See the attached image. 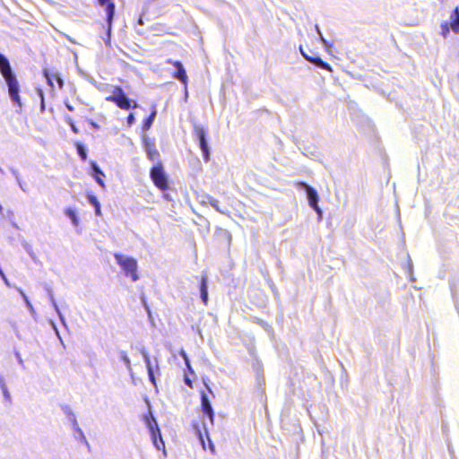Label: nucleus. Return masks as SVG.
Wrapping results in <instances>:
<instances>
[{
  "instance_id": "aec40b11",
  "label": "nucleus",
  "mask_w": 459,
  "mask_h": 459,
  "mask_svg": "<svg viewBox=\"0 0 459 459\" xmlns=\"http://www.w3.org/2000/svg\"><path fill=\"white\" fill-rule=\"evenodd\" d=\"M65 214L71 220V222L74 227H77L79 225V218L75 209L69 207L65 209Z\"/></svg>"
},
{
  "instance_id": "c756f323",
  "label": "nucleus",
  "mask_w": 459,
  "mask_h": 459,
  "mask_svg": "<svg viewBox=\"0 0 459 459\" xmlns=\"http://www.w3.org/2000/svg\"><path fill=\"white\" fill-rule=\"evenodd\" d=\"M1 391H2L4 402L7 404H11L12 403V396H11V394H10L8 388H4Z\"/></svg>"
},
{
  "instance_id": "72a5a7b5",
  "label": "nucleus",
  "mask_w": 459,
  "mask_h": 459,
  "mask_svg": "<svg viewBox=\"0 0 459 459\" xmlns=\"http://www.w3.org/2000/svg\"><path fill=\"white\" fill-rule=\"evenodd\" d=\"M142 302H143V305L148 316L151 317L152 316L151 309H150L149 306L147 305V302L143 297L142 298Z\"/></svg>"
},
{
  "instance_id": "20e7f679",
  "label": "nucleus",
  "mask_w": 459,
  "mask_h": 459,
  "mask_svg": "<svg viewBox=\"0 0 459 459\" xmlns=\"http://www.w3.org/2000/svg\"><path fill=\"white\" fill-rule=\"evenodd\" d=\"M194 135L198 142L204 161L208 162L210 160L211 153L204 128L195 125L194 126Z\"/></svg>"
},
{
  "instance_id": "bb28decb",
  "label": "nucleus",
  "mask_w": 459,
  "mask_h": 459,
  "mask_svg": "<svg viewBox=\"0 0 459 459\" xmlns=\"http://www.w3.org/2000/svg\"><path fill=\"white\" fill-rule=\"evenodd\" d=\"M179 355L182 357V359H184L185 363H186V366L187 368V369L193 373V369L190 366V361H189V359H188V356L186 354V352L184 351V350H181L179 351Z\"/></svg>"
},
{
  "instance_id": "f8f14e48",
  "label": "nucleus",
  "mask_w": 459,
  "mask_h": 459,
  "mask_svg": "<svg viewBox=\"0 0 459 459\" xmlns=\"http://www.w3.org/2000/svg\"><path fill=\"white\" fill-rule=\"evenodd\" d=\"M143 147L148 159L151 161H157L160 159V153L157 151L155 144L152 143L147 137L143 138Z\"/></svg>"
},
{
  "instance_id": "79ce46f5",
  "label": "nucleus",
  "mask_w": 459,
  "mask_h": 459,
  "mask_svg": "<svg viewBox=\"0 0 459 459\" xmlns=\"http://www.w3.org/2000/svg\"><path fill=\"white\" fill-rule=\"evenodd\" d=\"M319 38H320L321 42H322L325 47H327V46H328V42H327V40L324 38V36H323V35H321V36H319Z\"/></svg>"
},
{
  "instance_id": "052dcab7",
  "label": "nucleus",
  "mask_w": 459,
  "mask_h": 459,
  "mask_svg": "<svg viewBox=\"0 0 459 459\" xmlns=\"http://www.w3.org/2000/svg\"><path fill=\"white\" fill-rule=\"evenodd\" d=\"M200 439H201L202 443H204L202 435H200Z\"/></svg>"
},
{
  "instance_id": "2f4dec72",
  "label": "nucleus",
  "mask_w": 459,
  "mask_h": 459,
  "mask_svg": "<svg viewBox=\"0 0 459 459\" xmlns=\"http://www.w3.org/2000/svg\"><path fill=\"white\" fill-rule=\"evenodd\" d=\"M315 212L317 214L318 216V220L321 221L322 220V217H323V211L322 209L319 207L318 204L315 205L314 207H311Z\"/></svg>"
},
{
  "instance_id": "13d9d810",
  "label": "nucleus",
  "mask_w": 459,
  "mask_h": 459,
  "mask_svg": "<svg viewBox=\"0 0 459 459\" xmlns=\"http://www.w3.org/2000/svg\"><path fill=\"white\" fill-rule=\"evenodd\" d=\"M204 428L205 431L207 432V426L204 422Z\"/></svg>"
},
{
  "instance_id": "2eb2a0df",
  "label": "nucleus",
  "mask_w": 459,
  "mask_h": 459,
  "mask_svg": "<svg viewBox=\"0 0 459 459\" xmlns=\"http://www.w3.org/2000/svg\"><path fill=\"white\" fill-rule=\"evenodd\" d=\"M47 291H48V298H49V301L51 303V305L53 306L55 311L56 312L58 317H59V320L61 322V324L65 326V327H67V325H66V322H65V316L64 315L62 314V312L60 311L59 309V307L54 298V294H53V291L50 288H48L47 289Z\"/></svg>"
},
{
  "instance_id": "b1692460",
  "label": "nucleus",
  "mask_w": 459,
  "mask_h": 459,
  "mask_svg": "<svg viewBox=\"0 0 459 459\" xmlns=\"http://www.w3.org/2000/svg\"><path fill=\"white\" fill-rule=\"evenodd\" d=\"M76 149H77V153L79 155V157L82 159V160H87V150L85 148V146L82 143H77L76 144Z\"/></svg>"
},
{
  "instance_id": "7c9ffc66",
  "label": "nucleus",
  "mask_w": 459,
  "mask_h": 459,
  "mask_svg": "<svg viewBox=\"0 0 459 459\" xmlns=\"http://www.w3.org/2000/svg\"><path fill=\"white\" fill-rule=\"evenodd\" d=\"M25 305H26L27 308L29 309V311H30V315L34 317V319H36V315H37V314H36V311H35V309H34V307H33L32 304L30 303V300H27V301L25 302Z\"/></svg>"
},
{
  "instance_id": "bf43d9fd",
  "label": "nucleus",
  "mask_w": 459,
  "mask_h": 459,
  "mask_svg": "<svg viewBox=\"0 0 459 459\" xmlns=\"http://www.w3.org/2000/svg\"><path fill=\"white\" fill-rule=\"evenodd\" d=\"M211 449H212V452L214 451V446H213V445H211Z\"/></svg>"
},
{
  "instance_id": "5701e85b",
  "label": "nucleus",
  "mask_w": 459,
  "mask_h": 459,
  "mask_svg": "<svg viewBox=\"0 0 459 459\" xmlns=\"http://www.w3.org/2000/svg\"><path fill=\"white\" fill-rule=\"evenodd\" d=\"M139 352L141 353V355L143 356V359L144 360V363L146 365V368H149V367H153L152 366V363L151 361V359H150V356H149V353L148 351H146V349L144 347H142L140 350H139Z\"/></svg>"
},
{
  "instance_id": "dca6fc26",
  "label": "nucleus",
  "mask_w": 459,
  "mask_h": 459,
  "mask_svg": "<svg viewBox=\"0 0 459 459\" xmlns=\"http://www.w3.org/2000/svg\"><path fill=\"white\" fill-rule=\"evenodd\" d=\"M91 170H92V177L94 178L97 184L101 186L102 188H105V183L101 179V177H105V174L100 169V168L98 166L96 162L91 163Z\"/></svg>"
},
{
  "instance_id": "412c9836",
  "label": "nucleus",
  "mask_w": 459,
  "mask_h": 459,
  "mask_svg": "<svg viewBox=\"0 0 459 459\" xmlns=\"http://www.w3.org/2000/svg\"><path fill=\"white\" fill-rule=\"evenodd\" d=\"M118 355H119L120 359L125 364L127 371L132 374L133 370H132L131 360H130L129 357L127 356L126 352L125 351H119Z\"/></svg>"
},
{
  "instance_id": "6ab92c4d",
  "label": "nucleus",
  "mask_w": 459,
  "mask_h": 459,
  "mask_svg": "<svg viewBox=\"0 0 459 459\" xmlns=\"http://www.w3.org/2000/svg\"><path fill=\"white\" fill-rule=\"evenodd\" d=\"M86 198H87L89 204L94 207L96 216H100L101 215V205H100V203L99 202L98 198L90 193L87 194Z\"/></svg>"
},
{
  "instance_id": "a211bd4d",
  "label": "nucleus",
  "mask_w": 459,
  "mask_h": 459,
  "mask_svg": "<svg viewBox=\"0 0 459 459\" xmlns=\"http://www.w3.org/2000/svg\"><path fill=\"white\" fill-rule=\"evenodd\" d=\"M305 59L320 69L325 71H332L331 65L326 62L323 61L322 58L319 56H305Z\"/></svg>"
},
{
  "instance_id": "393cba45",
  "label": "nucleus",
  "mask_w": 459,
  "mask_h": 459,
  "mask_svg": "<svg viewBox=\"0 0 459 459\" xmlns=\"http://www.w3.org/2000/svg\"><path fill=\"white\" fill-rule=\"evenodd\" d=\"M208 203L210 205L214 208L218 212L224 214L225 212L222 211L220 207L219 201L212 196H207Z\"/></svg>"
},
{
  "instance_id": "6e6d98bb",
  "label": "nucleus",
  "mask_w": 459,
  "mask_h": 459,
  "mask_svg": "<svg viewBox=\"0 0 459 459\" xmlns=\"http://www.w3.org/2000/svg\"><path fill=\"white\" fill-rule=\"evenodd\" d=\"M409 268H410V273H411H411H412V264H411V263H410V264H409Z\"/></svg>"
},
{
  "instance_id": "8fccbe9b",
  "label": "nucleus",
  "mask_w": 459,
  "mask_h": 459,
  "mask_svg": "<svg viewBox=\"0 0 459 459\" xmlns=\"http://www.w3.org/2000/svg\"><path fill=\"white\" fill-rule=\"evenodd\" d=\"M71 129L73 130V132L78 133V129L76 128V126L74 124H71Z\"/></svg>"
},
{
  "instance_id": "cd10ccee",
  "label": "nucleus",
  "mask_w": 459,
  "mask_h": 459,
  "mask_svg": "<svg viewBox=\"0 0 459 459\" xmlns=\"http://www.w3.org/2000/svg\"><path fill=\"white\" fill-rule=\"evenodd\" d=\"M451 30L450 24L447 22H444L441 24V35L446 39L447 38L449 32Z\"/></svg>"
},
{
  "instance_id": "6e6552de",
  "label": "nucleus",
  "mask_w": 459,
  "mask_h": 459,
  "mask_svg": "<svg viewBox=\"0 0 459 459\" xmlns=\"http://www.w3.org/2000/svg\"><path fill=\"white\" fill-rule=\"evenodd\" d=\"M296 187L306 192L307 199L310 207H314L318 204L319 196L317 191L314 187L302 181L298 182L296 184Z\"/></svg>"
},
{
  "instance_id": "a19ab883",
  "label": "nucleus",
  "mask_w": 459,
  "mask_h": 459,
  "mask_svg": "<svg viewBox=\"0 0 459 459\" xmlns=\"http://www.w3.org/2000/svg\"><path fill=\"white\" fill-rule=\"evenodd\" d=\"M88 81H89L92 85H94L96 88L100 89V87H99V85H98L97 82H96L93 78H90Z\"/></svg>"
},
{
  "instance_id": "37998d69",
  "label": "nucleus",
  "mask_w": 459,
  "mask_h": 459,
  "mask_svg": "<svg viewBox=\"0 0 459 459\" xmlns=\"http://www.w3.org/2000/svg\"><path fill=\"white\" fill-rule=\"evenodd\" d=\"M69 410H71L68 406H65L64 408V411L65 413L69 417V419L71 420V415L69 414Z\"/></svg>"
},
{
  "instance_id": "39448f33",
  "label": "nucleus",
  "mask_w": 459,
  "mask_h": 459,
  "mask_svg": "<svg viewBox=\"0 0 459 459\" xmlns=\"http://www.w3.org/2000/svg\"><path fill=\"white\" fill-rule=\"evenodd\" d=\"M150 177L159 189L163 191L168 188V178L160 161L152 168Z\"/></svg>"
},
{
  "instance_id": "de8ad7c7",
  "label": "nucleus",
  "mask_w": 459,
  "mask_h": 459,
  "mask_svg": "<svg viewBox=\"0 0 459 459\" xmlns=\"http://www.w3.org/2000/svg\"><path fill=\"white\" fill-rule=\"evenodd\" d=\"M185 383H186L188 386H192V383H191V381H190V379H189V378L186 377V378H185Z\"/></svg>"
},
{
  "instance_id": "473e14b6",
  "label": "nucleus",
  "mask_w": 459,
  "mask_h": 459,
  "mask_svg": "<svg viewBox=\"0 0 459 459\" xmlns=\"http://www.w3.org/2000/svg\"><path fill=\"white\" fill-rule=\"evenodd\" d=\"M126 122H127V125L129 126H133L134 123L135 122V117H134V115L133 113H130L126 118Z\"/></svg>"
},
{
  "instance_id": "c85d7f7f",
  "label": "nucleus",
  "mask_w": 459,
  "mask_h": 459,
  "mask_svg": "<svg viewBox=\"0 0 459 459\" xmlns=\"http://www.w3.org/2000/svg\"><path fill=\"white\" fill-rule=\"evenodd\" d=\"M147 373H148V377H149V380H150V382H151L154 386H157L156 379H155V376H154V369H153V367H149V368H147Z\"/></svg>"
},
{
  "instance_id": "9d476101",
  "label": "nucleus",
  "mask_w": 459,
  "mask_h": 459,
  "mask_svg": "<svg viewBox=\"0 0 459 459\" xmlns=\"http://www.w3.org/2000/svg\"><path fill=\"white\" fill-rule=\"evenodd\" d=\"M201 405L203 413L209 419L211 425H213L214 411L208 396L204 393L201 395Z\"/></svg>"
},
{
  "instance_id": "c9c22d12",
  "label": "nucleus",
  "mask_w": 459,
  "mask_h": 459,
  "mask_svg": "<svg viewBox=\"0 0 459 459\" xmlns=\"http://www.w3.org/2000/svg\"><path fill=\"white\" fill-rule=\"evenodd\" d=\"M50 325H51V327L53 328L55 333L56 336H59L60 333H59V330L58 328L56 327V325L55 324V322L53 321H50Z\"/></svg>"
},
{
  "instance_id": "a878e982",
  "label": "nucleus",
  "mask_w": 459,
  "mask_h": 459,
  "mask_svg": "<svg viewBox=\"0 0 459 459\" xmlns=\"http://www.w3.org/2000/svg\"><path fill=\"white\" fill-rule=\"evenodd\" d=\"M37 93L40 99V112L43 113L46 108L44 92L41 89H37Z\"/></svg>"
},
{
  "instance_id": "603ef678",
  "label": "nucleus",
  "mask_w": 459,
  "mask_h": 459,
  "mask_svg": "<svg viewBox=\"0 0 459 459\" xmlns=\"http://www.w3.org/2000/svg\"><path fill=\"white\" fill-rule=\"evenodd\" d=\"M187 97H188V92H187V85H186V86H185V100H186Z\"/></svg>"
},
{
  "instance_id": "5fc2aeb1",
  "label": "nucleus",
  "mask_w": 459,
  "mask_h": 459,
  "mask_svg": "<svg viewBox=\"0 0 459 459\" xmlns=\"http://www.w3.org/2000/svg\"><path fill=\"white\" fill-rule=\"evenodd\" d=\"M2 279L4 280V283H5L7 286H10L9 281H8V280H7V278H6L5 276H4V278H2Z\"/></svg>"
},
{
  "instance_id": "f3484780",
  "label": "nucleus",
  "mask_w": 459,
  "mask_h": 459,
  "mask_svg": "<svg viewBox=\"0 0 459 459\" xmlns=\"http://www.w3.org/2000/svg\"><path fill=\"white\" fill-rule=\"evenodd\" d=\"M449 24L451 30L459 34V8L455 7L450 14Z\"/></svg>"
},
{
  "instance_id": "3c124183",
  "label": "nucleus",
  "mask_w": 459,
  "mask_h": 459,
  "mask_svg": "<svg viewBox=\"0 0 459 459\" xmlns=\"http://www.w3.org/2000/svg\"><path fill=\"white\" fill-rule=\"evenodd\" d=\"M154 360H155V367H156V369H157V371H160L158 359H157V358H154Z\"/></svg>"
},
{
  "instance_id": "0eeeda50",
  "label": "nucleus",
  "mask_w": 459,
  "mask_h": 459,
  "mask_svg": "<svg viewBox=\"0 0 459 459\" xmlns=\"http://www.w3.org/2000/svg\"><path fill=\"white\" fill-rule=\"evenodd\" d=\"M146 424L150 430L154 446L158 450H160L161 447L164 448L165 445H164V441L161 437L160 428L158 426V423H157L155 418L152 415H151V419L146 418Z\"/></svg>"
},
{
  "instance_id": "423d86ee",
  "label": "nucleus",
  "mask_w": 459,
  "mask_h": 459,
  "mask_svg": "<svg viewBox=\"0 0 459 459\" xmlns=\"http://www.w3.org/2000/svg\"><path fill=\"white\" fill-rule=\"evenodd\" d=\"M99 4L100 6L105 7L106 12V22H107V39H105V44L110 45V38H111V30H112V22L115 15V4L110 0H98Z\"/></svg>"
},
{
  "instance_id": "4468645a",
  "label": "nucleus",
  "mask_w": 459,
  "mask_h": 459,
  "mask_svg": "<svg viewBox=\"0 0 459 459\" xmlns=\"http://www.w3.org/2000/svg\"><path fill=\"white\" fill-rule=\"evenodd\" d=\"M200 298L204 305L207 306L209 301L208 296V278L206 275H203L200 282Z\"/></svg>"
},
{
  "instance_id": "4c0bfd02",
  "label": "nucleus",
  "mask_w": 459,
  "mask_h": 459,
  "mask_svg": "<svg viewBox=\"0 0 459 459\" xmlns=\"http://www.w3.org/2000/svg\"><path fill=\"white\" fill-rule=\"evenodd\" d=\"M0 388L1 390H3L4 388H7L5 380L2 376H0Z\"/></svg>"
},
{
  "instance_id": "4d7b16f0",
  "label": "nucleus",
  "mask_w": 459,
  "mask_h": 459,
  "mask_svg": "<svg viewBox=\"0 0 459 459\" xmlns=\"http://www.w3.org/2000/svg\"><path fill=\"white\" fill-rule=\"evenodd\" d=\"M138 23L139 24H143L142 18L139 19Z\"/></svg>"
},
{
  "instance_id": "49530a36",
  "label": "nucleus",
  "mask_w": 459,
  "mask_h": 459,
  "mask_svg": "<svg viewBox=\"0 0 459 459\" xmlns=\"http://www.w3.org/2000/svg\"><path fill=\"white\" fill-rule=\"evenodd\" d=\"M316 32H317L318 36L323 35V34H322V32H321V30H320V28H319V26H318V25H316Z\"/></svg>"
},
{
  "instance_id": "f257e3e1",
  "label": "nucleus",
  "mask_w": 459,
  "mask_h": 459,
  "mask_svg": "<svg viewBox=\"0 0 459 459\" xmlns=\"http://www.w3.org/2000/svg\"><path fill=\"white\" fill-rule=\"evenodd\" d=\"M0 73L8 88V94L11 101L18 107L17 113H21L22 108V102L20 97V85L13 73L10 62L5 56L0 53Z\"/></svg>"
},
{
  "instance_id": "f704fd0d",
  "label": "nucleus",
  "mask_w": 459,
  "mask_h": 459,
  "mask_svg": "<svg viewBox=\"0 0 459 459\" xmlns=\"http://www.w3.org/2000/svg\"><path fill=\"white\" fill-rule=\"evenodd\" d=\"M15 357H16V359H17L18 363H19L22 368H24V362H23V359H22V356H21L20 352L15 351Z\"/></svg>"
},
{
  "instance_id": "e433bc0d",
  "label": "nucleus",
  "mask_w": 459,
  "mask_h": 459,
  "mask_svg": "<svg viewBox=\"0 0 459 459\" xmlns=\"http://www.w3.org/2000/svg\"><path fill=\"white\" fill-rule=\"evenodd\" d=\"M17 290L19 291L20 295L22 296V298L23 299L24 302H26L27 300H29L27 295L24 293V291L20 289V288H17Z\"/></svg>"
},
{
  "instance_id": "ea45409f",
  "label": "nucleus",
  "mask_w": 459,
  "mask_h": 459,
  "mask_svg": "<svg viewBox=\"0 0 459 459\" xmlns=\"http://www.w3.org/2000/svg\"><path fill=\"white\" fill-rule=\"evenodd\" d=\"M65 108L70 111V112H74V108L68 102H65Z\"/></svg>"
},
{
  "instance_id": "c03bdc74",
  "label": "nucleus",
  "mask_w": 459,
  "mask_h": 459,
  "mask_svg": "<svg viewBox=\"0 0 459 459\" xmlns=\"http://www.w3.org/2000/svg\"><path fill=\"white\" fill-rule=\"evenodd\" d=\"M300 53L302 56L305 58V56H309L302 48V47H299Z\"/></svg>"
},
{
  "instance_id": "f03ea898",
  "label": "nucleus",
  "mask_w": 459,
  "mask_h": 459,
  "mask_svg": "<svg viewBox=\"0 0 459 459\" xmlns=\"http://www.w3.org/2000/svg\"><path fill=\"white\" fill-rule=\"evenodd\" d=\"M114 258L124 271V273L126 277H130L134 282L139 280L137 273L138 264L136 259L117 253L114 254Z\"/></svg>"
},
{
  "instance_id": "9b49d317",
  "label": "nucleus",
  "mask_w": 459,
  "mask_h": 459,
  "mask_svg": "<svg viewBox=\"0 0 459 459\" xmlns=\"http://www.w3.org/2000/svg\"><path fill=\"white\" fill-rule=\"evenodd\" d=\"M43 75L46 78L48 84L51 88H54V80L55 82H56L59 89H62L64 87V80L61 78L58 73L51 72L50 70L45 68L43 70Z\"/></svg>"
},
{
  "instance_id": "58836bf2",
  "label": "nucleus",
  "mask_w": 459,
  "mask_h": 459,
  "mask_svg": "<svg viewBox=\"0 0 459 459\" xmlns=\"http://www.w3.org/2000/svg\"><path fill=\"white\" fill-rule=\"evenodd\" d=\"M10 170H11L12 174L15 177L16 180L19 181L20 174L17 171V169L12 168Z\"/></svg>"
},
{
  "instance_id": "864d4df0",
  "label": "nucleus",
  "mask_w": 459,
  "mask_h": 459,
  "mask_svg": "<svg viewBox=\"0 0 459 459\" xmlns=\"http://www.w3.org/2000/svg\"><path fill=\"white\" fill-rule=\"evenodd\" d=\"M56 337L58 338V340H59L60 343H61L63 346H65V343H64V341H63V339H62L61 335L59 334V336H56Z\"/></svg>"
},
{
  "instance_id": "a18cd8bd",
  "label": "nucleus",
  "mask_w": 459,
  "mask_h": 459,
  "mask_svg": "<svg viewBox=\"0 0 459 459\" xmlns=\"http://www.w3.org/2000/svg\"><path fill=\"white\" fill-rule=\"evenodd\" d=\"M17 182H18V185H19L20 188H21L23 192H25L26 190L24 189L23 185H22V183L21 182V179H20V178H19V181H17Z\"/></svg>"
},
{
  "instance_id": "1a4fd4ad",
  "label": "nucleus",
  "mask_w": 459,
  "mask_h": 459,
  "mask_svg": "<svg viewBox=\"0 0 459 459\" xmlns=\"http://www.w3.org/2000/svg\"><path fill=\"white\" fill-rule=\"evenodd\" d=\"M167 63L171 64L175 66L176 72L174 73V78L178 80L184 86L187 85V74L180 61H172L169 59Z\"/></svg>"
},
{
  "instance_id": "7ed1b4c3",
  "label": "nucleus",
  "mask_w": 459,
  "mask_h": 459,
  "mask_svg": "<svg viewBox=\"0 0 459 459\" xmlns=\"http://www.w3.org/2000/svg\"><path fill=\"white\" fill-rule=\"evenodd\" d=\"M112 95L108 96L106 100L115 103L119 108L124 110L134 109L138 104L134 102L132 105L131 100L126 96L123 89L119 86L113 87Z\"/></svg>"
},
{
  "instance_id": "4be33fe9",
  "label": "nucleus",
  "mask_w": 459,
  "mask_h": 459,
  "mask_svg": "<svg viewBox=\"0 0 459 459\" xmlns=\"http://www.w3.org/2000/svg\"><path fill=\"white\" fill-rule=\"evenodd\" d=\"M156 114H157L156 110H153L151 113V115L144 119V121L143 123V131H148L151 128V126H152L153 121L156 117Z\"/></svg>"
},
{
  "instance_id": "ddd939ff",
  "label": "nucleus",
  "mask_w": 459,
  "mask_h": 459,
  "mask_svg": "<svg viewBox=\"0 0 459 459\" xmlns=\"http://www.w3.org/2000/svg\"><path fill=\"white\" fill-rule=\"evenodd\" d=\"M69 414L71 415V423L73 429L76 432L77 437L76 438L80 439L81 441L84 442L89 446V442L87 441V438L82 431V429L80 428L78 421L76 420V417L72 410H69Z\"/></svg>"
},
{
  "instance_id": "09e8293b",
  "label": "nucleus",
  "mask_w": 459,
  "mask_h": 459,
  "mask_svg": "<svg viewBox=\"0 0 459 459\" xmlns=\"http://www.w3.org/2000/svg\"><path fill=\"white\" fill-rule=\"evenodd\" d=\"M91 126L93 128H95V129H99V126L97 125V123H95V122H93V121H91Z\"/></svg>"
}]
</instances>
